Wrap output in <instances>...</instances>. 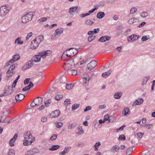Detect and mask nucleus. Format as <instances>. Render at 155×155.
Here are the masks:
<instances>
[{
	"mask_svg": "<svg viewBox=\"0 0 155 155\" xmlns=\"http://www.w3.org/2000/svg\"><path fill=\"white\" fill-rule=\"evenodd\" d=\"M60 113V111L59 110H56L53 111L50 114V117L52 118L57 117L59 116Z\"/></svg>",
	"mask_w": 155,
	"mask_h": 155,
	"instance_id": "14",
	"label": "nucleus"
},
{
	"mask_svg": "<svg viewBox=\"0 0 155 155\" xmlns=\"http://www.w3.org/2000/svg\"><path fill=\"white\" fill-rule=\"evenodd\" d=\"M59 148V146L58 145H54L51 148H49V150L51 151H54L56 150Z\"/></svg>",
	"mask_w": 155,
	"mask_h": 155,
	"instance_id": "30",
	"label": "nucleus"
},
{
	"mask_svg": "<svg viewBox=\"0 0 155 155\" xmlns=\"http://www.w3.org/2000/svg\"><path fill=\"white\" fill-rule=\"evenodd\" d=\"M33 153H32V152L31 150H28L25 153V155H33Z\"/></svg>",
	"mask_w": 155,
	"mask_h": 155,
	"instance_id": "55",
	"label": "nucleus"
},
{
	"mask_svg": "<svg viewBox=\"0 0 155 155\" xmlns=\"http://www.w3.org/2000/svg\"><path fill=\"white\" fill-rule=\"evenodd\" d=\"M110 38V37L104 36L101 37L99 40V41L101 42H104L107 40H109Z\"/></svg>",
	"mask_w": 155,
	"mask_h": 155,
	"instance_id": "21",
	"label": "nucleus"
},
{
	"mask_svg": "<svg viewBox=\"0 0 155 155\" xmlns=\"http://www.w3.org/2000/svg\"><path fill=\"white\" fill-rule=\"evenodd\" d=\"M30 78H27L25 80L24 82L25 84H27L29 82Z\"/></svg>",
	"mask_w": 155,
	"mask_h": 155,
	"instance_id": "59",
	"label": "nucleus"
},
{
	"mask_svg": "<svg viewBox=\"0 0 155 155\" xmlns=\"http://www.w3.org/2000/svg\"><path fill=\"white\" fill-rule=\"evenodd\" d=\"M8 11V7L5 5L2 6L0 7V13L2 15H5Z\"/></svg>",
	"mask_w": 155,
	"mask_h": 155,
	"instance_id": "8",
	"label": "nucleus"
},
{
	"mask_svg": "<svg viewBox=\"0 0 155 155\" xmlns=\"http://www.w3.org/2000/svg\"><path fill=\"white\" fill-rule=\"evenodd\" d=\"M43 102L42 98L41 97H38L35 98L31 103V107L39 106L42 104Z\"/></svg>",
	"mask_w": 155,
	"mask_h": 155,
	"instance_id": "5",
	"label": "nucleus"
},
{
	"mask_svg": "<svg viewBox=\"0 0 155 155\" xmlns=\"http://www.w3.org/2000/svg\"><path fill=\"white\" fill-rule=\"evenodd\" d=\"M130 113L129 109L128 107H125L122 111V114L123 116H127Z\"/></svg>",
	"mask_w": 155,
	"mask_h": 155,
	"instance_id": "20",
	"label": "nucleus"
},
{
	"mask_svg": "<svg viewBox=\"0 0 155 155\" xmlns=\"http://www.w3.org/2000/svg\"><path fill=\"white\" fill-rule=\"evenodd\" d=\"M63 29L61 28H58L55 31V33L57 35H60L63 33Z\"/></svg>",
	"mask_w": 155,
	"mask_h": 155,
	"instance_id": "28",
	"label": "nucleus"
},
{
	"mask_svg": "<svg viewBox=\"0 0 155 155\" xmlns=\"http://www.w3.org/2000/svg\"><path fill=\"white\" fill-rule=\"evenodd\" d=\"M24 139L25 140L32 139L33 136L30 132H27L25 133L24 136Z\"/></svg>",
	"mask_w": 155,
	"mask_h": 155,
	"instance_id": "15",
	"label": "nucleus"
},
{
	"mask_svg": "<svg viewBox=\"0 0 155 155\" xmlns=\"http://www.w3.org/2000/svg\"><path fill=\"white\" fill-rule=\"evenodd\" d=\"M148 15V14L147 12H143L141 13L140 16L143 18H145L147 17Z\"/></svg>",
	"mask_w": 155,
	"mask_h": 155,
	"instance_id": "46",
	"label": "nucleus"
},
{
	"mask_svg": "<svg viewBox=\"0 0 155 155\" xmlns=\"http://www.w3.org/2000/svg\"><path fill=\"white\" fill-rule=\"evenodd\" d=\"M15 43H17L18 44H21L23 43V41L21 40V38H17L15 41Z\"/></svg>",
	"mask_w": 155,
	"mask_h": 155,
	"instance_id": "34",
	"label": "nucleus"
},
{
	"mask_svg": "<svg viewBox=\"0 0 155 155\" xmlns=\"http://www.w3.org/2000/svg\"><path fill=\"white\" fill-rule=\"evenodd\" d=\"M109 75L108 74V72H105L102 73V76L103 77H105L106 76H108Z\"/></svg>",
	"mask_w": 155,
	"mask_h": 155,
	"instance_id": "61",
	"label": "nucleus"
},
{
	"mask_svg": "<svg viewBox=\"0 0 155 155\" xmlns=\"http://www.w3.org/2000/svg\"><path fill=\"white\" fill-rule=\"evenodd\" d=\"M144 134L142 133L141 132H140L139 133H137V134L138 137H139L140 138H141L143 137Z\"/></svg>",
	"mask_w": 155,
	"mask_h": 155,
	"instance_id": "56",
	"label": "nucleus"
},
{
	"mask_svg": "<svg viewBox=\"0 0 155 155\" xmlns=\"http://www.w3.org/2000/svg\"><path fill=\"white\" fill-rule=\"evenodd\" d=\"M144 126L147 128L148 130H149L152 128L153 125L151 124H148L144 125Z\"/></svg>",
	"mask_w": 155,
	"mask_h": 155,
	"instance_id": "45",
	"label": "nucleus"
},
{
	"mask_svg": "<svg viewBox=\"0 0 155 155\" xmlns=\"http://www.w3.org/2000/svg\"><path fill=\"white\" fill-rule=\"evenodd\" d=\"M76 125V123H73L71 124H69L68 127V128L69 129H72V128H74L75 127Z\"/></svg>",
	"mask_w": 155,
	"mask_h": 155,
	"instance_id": "32",
	"label": "nucleus"
},
{
	"mask_svg": "<svg viewBox=\"0 0 155 155\" xmlns=\"http://www.w3.org/2000/svg\"><path fill=\"white\" fill-rule=\"evenodd\" d=\"M101 145V143L100 142H98L96 143L94 145V147H95V149H94L95 150L97 151L98 150V149L99 146H100Z\"/></svg>",
	"mask_w": 155,
	"mask_h": 155,
	"instance_id": "39",
	"label": "nucleus"
},
{
	"mask_svg": "<svg viewBox=\"0 0 155 155\" xmlns=\"http://www.w3.org/2000/svg\"><path fill=\"white\" fill-rule=\"evenodd\" d=\"M64 103L66 106H69V104H71V101L69 99H67Z\"/></svg>",
	"mask_w": 155,
	"mask_h": 155,
	"instance_id": "44",
	"label": "nucleus"
},
{
	"mask_svg": "<svg viewBox=\"0 0 155 155\" xmlns=\"http://www.w3.org/2000/svg\"><path fill=\"white\" fill-rule=\"evenodd\" d=\"M68 73L71 75H76L77 74V71L76 70L73 69L72 68L69 71Z\"/></svg>",
	"mask_w": 155,
	"mask_h": 155,
	"instance_id": "25",
	"label": "nucleus"
},
{
	"mask_svg": "<svg viewBox=\"0 0 155 155\" xmlns=\"http://www.w3.org/2000/svg\"><path fill=\"white\" fill-rule=\"evenodd\" d=\"M150 36L149 35L144 36L142 37L141 40L143 41H145L150 38Z\"/></svg>",
	"mask_w": 155,
	"mask_h": 155,
	"instance_id": "35",
	"label": "nucleus"
},
{
	"mask_svg": "<svg viewBox=\"0 0 155 155\" xmlns=\"http://www.w3.org/2000/svg\"><path fill=\"white\" fill-rule=\"evenodd\" d=\"M25 96L22 94H20L16 95L15 97L16 102H19L22 101L25 98Z\"/></svg>",
	"mask_w": 155,
	"mask_h": 155,
	"instance_id": "13",
	"label": "nucleus"
},
{
	"mask_svg": "<svg viewBox=\"0 0 155 155\" xmlns=\"http://www.w3.org/2000/svg\"><path fill=\"white\" fill-rule=\"evenodd\" d=\"M57 134H54L50 138V140H54L56 139L57 137Z\"/></svg>",
	"mask_w": 155,
	"mask_h": 155,
	"instance_id": "47",
	"label": "nucleus"
},
{
	"mask_svg": "<svg viewBox=\"0 0 155 155\" xmlns=\"http://www.w3.org/2000/svg\"><path fill=\"white\" fill-rule=\"evenodd\" d=\"M133 150L132 148H129L127 149L126 151V154L128 155H130L132 153Z\"/></svg>",
	"mask_w": 155,
	"mask_h": 155,
	"instance_id": "42",
	"label": "nucleus"
},
{
	"mask_svg": "<svg viewBox=\"0 0 155 155\" xmlns=\"http://www.w3.org/2000/svg\"><path fill=\"white\" fill-rule=\"evenodd\" d=\"M147 78H145L144 79H143V82H142V84L143 85H144L147 82Z\"/></svg>",
	"mask_w": 155,
	"mask_h": 155,
	"instance_id": "58",
	"label": "nucleus"
},
{
	"mask_svg": "<svg viewBox=\"0 0 155 155\" xmlns=\"http://www.w3.org/2000/svg\"><path fill=\"white\" fill-rule=\"evenodd\" d=\"M109 117L108 114H105L104 117V121L105 122V121L108 120H109Z\"/></svg>",
	"mask_w": 155,
	"mask_h": 155,
	"instance_id": "52",
	"label": "nucleus"
},
{
	"mask_svg": "<svg viewBox=\"0 0 155 155\" xmlns=\"http://www.w3.org/2000/svg\"><path fill=\"white\" fill-rule=\"evenodd\" d=\"M15 151L14 150H11L8 152V155H15Z\"/></svg>",
	"mask_w": 155,
	"mask_h": 155,
	"instance_id": "53",
	"label": "nucleus"
},
{
	"mask_svg": "<svg viewBox=\"0 0 155 155\" xmlns=\"http://www.w3.org/2000/svg\"><path fill=\"white\" fill-rule=\"evenodd\" d=\"M138 20L137 18H133L130 19L128 21V23L130 24H132L136 22Z\"/></svg>",
	"mask_w": 155,
	"mask_h": 155,
	"instance_id": "31",
	"label": "nucleus"
},
{
	"mask_svg": "<svg viewBox=\"0 0 155 155\" xmlns=\"http://www.w3.org/2000/svg\"><path fill=\"white\" fill-rule=\"evenodd\" d=\"M105 15L104 12H101L98 13L97 14V17L99 19L102 18Z\"/></svg>",
	"mask_w": 155,
	"mask_h": 155,
	"instance_id": "29",
	"label": "nucleus"
},
{
	"mask_svg": "<svg viewBox=\"0 0 155 155\" xmlns=\"http://www.w3.org/2000/svg\"><path fill=\"white\" fill-rule=\"evenodd\" d=\"M52 51L50 50H47L40 53V55L43 58H45L46 56L51 55Z\"/></svg>",
	"mask_w": 155,
	"mask_h": 155,
	"instance_id": "9",
	"label": "nucleus"
},
{
	"mask_svg": "<svg viewBox=\"0 0 155 155\" xmlns=\"http://www.w3.org/2000/svg\"><path fill=\"white\" fill-rule=\"evenodd\" d=\"M31 150L32 153H33L34 154L35 153H38V150L37 148H33Z\"/></svg>",
	"mask_w": 155,
	"mask_h": 155,
	"instance_id": "49",
	"label": "nucleus"
},
{
	"mask_svg": "<svg viewBox=\"0 0 155 155\" xmlns=\"http://www.w3.org/2000/svg\"><path fill=\"white\" fill-rule=\"evenodd\" d=\"M91 109V107H86V108L84 109V111L86 112L88 110H90Z\"/></svg>",
	"mask_w": 155,
	"mask_h": 155,
	"instance_id": "64",
	"label": "nucleus"
},
{
	"mask_svg": "<svg viewBox=\"0 0 155 155\" xmlns=\"http://www.w3.org/2000/svg\"><path fill=\"white\" fill-rule=\"evenodd\" d=\"M78 53V51L75 48H71L67 50L62 54V56L66 55L67 57L72 58Z\"/></svg>",
	"mask_w": 155,
	"mask_h": 155,
	"instance_id": "1",
	"label": "nucleus"
},
{
	"mask_svg": "<svg viewBox=\"0 0 155 155\" xmlns=\"http://www.w3.org/2000/svg\"><path fill=\"white\" fill-rule=\"evenodd\" d=\"M97 65V62L96 61H93L89 63L87 65V68L89 71L93 69Z\"/></svg>",
	"mask_w": 155,
	"mask_h": 155,
	"instance_id": "7",
	"label": "nucleus"
},
{
	"mask_svg": "<svg viewBox=\"0 0 155 155\" xmlns=\"http://www.w3.org/2000/svg\"><path fill=\"white\" fill-rule=\"evenodd\" d=\"M41 36H40L36 37L32 41L30 45V48L33 49H36L38 47L42 41L41 38Z\"/></svg>",
	"mask_w": 155,
	"mask_h": 155,
	"instance_id": "2",
	"label": "nucleus"
},
{
	"mask_svg": "<svg viewBox=\"0 0 155 155\" xmlns=\"http://www.w3.org/2000/svg\"><path fill=\"white\" fill-rule=\"evenodd\" d=\"M18 135L17 134H15L13 137L9 141V144L11 147H13L14 146V143L16 139L17 138Z\"/></svg>",
	"mask_w": 155,
	"mask_h": 155,
	"instance_id": "16",
	"label": "nucleus"
},
{
	"mask_svg": "<svg viewBox=\"0 0 155 155\" xmlns=\"http://www.w3.org/2000/svg\"><path fill=\"white\" fill-rule=\"evenodd\" d=\"M42 58L41 55H40V53H39L37 55H35L33 58V59L32 61L33 62H39L41 60V58Z\"/></svg>",
	"mask_w": 155,
	"mask_h": 155,
	"instance_id": "18",
	"label": "nucleus"
},
{
	"mask_svg": "<svg viewBox=\"0 0 155 155\" xmlns=\"http://www.w3.org/2000/svg\"><path fill=\"white\" fill-rule=\"evenodd\" d=\"M33 64V61H28L26 64L22 68L23 70H26L31 67Z\"/></svg>",
	"mask_w": 155,
	"mask_h": 155,
	"instance_id": "10",
	"label": "nucleus"
},
{
	"mask_svg": "<svg viewBox=\"0 0 155 155\" xmlns=\"http://www.w3.org/2000/svg\"><path fill=\"white\" fill-rule=\"evenodd\" d=\"M62 95L57 94L55 97V99L57 101H59L62 98Z\"/></svg>",
	"mask_w": 155,
	"mask_h": 155,
	"instance_id": "41",
	"label": "nucleus"
},
{
	"mask_svg": "<svg viewBox=\"0 0 155 155\" xmlns=\"http://www.w3.org/2000/svg\"><path fill=\"white\" fill-rule=\"evenodd\" d=\"M143 99H138L137 100H136L134 102L133 105L134 106L140 105L142 103H143Z\"/></svg>",
	"mask_w": 155,
	"mask_h": 155,
	"instance_id": "22",
	"label": "nucleus"
},
{
	"mask_svg": "<svg viewBox=\"0 0 155 155\" xmlns=\"http://www.w3.org/2000/svg\"><path fill=\"white\" fill-rule=\"evenodd\" d=\"M137 11V9L136 8H132L130 10V13L131 14H133Z\"/></svg>",
	"mask_w": 155,
	"mask_h": 155,
	"instance_id": "48",
	"label": "nucleus"
},
{
	"mask_svg": "<svg viewBox=\"0 0 155 155\" xmlns=\"http://www.w3.org/2000/svg\"><path fill=\"white\" fill-rule=\"evenodd\" d=\"M74 86L73 84H67L66 86V89L70 90Z\"/></svg>",
	"mask_w": 155,
	"mask_h": 155,
	"instance_id": "43",
	"label": "nucleus"
},
{
	"mask_svg": "<svg viewBox=\"0 0 155 155\" xmlns=\"http://www.w3.org/2000/svg\"><path fill=\"white\" fill-rule=\"evenodd\" d=\"M100 30V29L99 28H97V29H94L93 31V32L94 33V34L97 33H98Z\"/></svg>",
	"mask_w": 155,
	"mask_h": 155,
	"instance_id": "60",
	"label": "nucleus"
},
{
	"mask_svg": "<svg viewBox=\"0 0 155 155\" xmlns=\"http://www.w3.org/2000/svg\"><path fill=\"white\" fill-rule=\"evenodd\" d=\"M35 15V12H30L27 13L21 18L22 22L26 23L31 21Z\"/></svg>",
	"mask_w": 155,
	"mask_h": 155,
	"instance_id": "3",
	"label": "nucleus"
},
{
	"mask_svg": "<svg viewBox=\"0 0 155 155\" xmlns=\"http://www.w3.org/2000/svg\"><path fill=\"white\" fill-rule=\"evenodd\" d=\"M20 58L19 54H16L13 56V59H11L9 61V63H13L15 61H17L19 60Z\"/></svg>",
	"mask_w": 155,
	"mask_h": 155,
	"instance_id": "17",
	"label": "nucleus"
},
{
	"mask_svg": "<svg viewBox=\"0 0 155 155\" xmlns=\"http://www.w3.org/2000/svg\"><path fill=\"white\" fill-rule=\"evenodd\" d=\"M71 148V146L66 147L63 151L59 153V154L60 155H64L69 151Z\"/></svg>",
	"mask_w": 155,
	"mask_h": 155,
	"instance_id": "19",
	"label": "nucleus"
},
{
	"mask_svg": "<svg viewBox=\"0 0 155 155\" xmlns=\"http://www.w3.org/2000/svg\"><path fill=\"white\" fill-rule=\"evenodd\" d=\"M51 99H48L44 103L45 105H42L41 107H48L50 104L51 103Z\"/></svg>",
	"mask_w": 155,
	"mask_h": 155,
	"instance_id": "26",
	"label": "nucleus"
},
{
	"mask_svg": "<svg viewBox=\"0 0 155 155\" xmlns=\"http://www.w3.org/2000/svg\"><path fill=\"white\" fill-rule=\"evenodd\" d=\"M78 130L79 131L77 133L78 134L80 135L83 133L84 131L81 127L80 126L78 128Z\"/></svg>",
	"mask_w": 155,
	"mask_h": 155,
	"instance_id": "40",
	"label": "nucleus"
},
{
	"mask_svg": "<svg viewBox=\"0 0 155 155\" xmlns=\"http://www.w3.org/2000/svg\"><path fill=\"white\" fill-rule=\"evenodd\" d=\"M139 38L138 35H132L128 37V41L129 42H133L137 40Z\"/></svg>",
	"mask_w": 155,
	"mask_h": 155,
	"instance_id": "11",
	"label": "nucleus"
},
{
	"mask_svg": "<svg viewBox=\"0 0 155 155\" xmlns=\"http://www.w3.org/2000/svg\"><path fill=\"white\" fill-rule=\"evenodd\" d=\"M95 38V36L93 35L89 36L88 38V41L90 42L91 41Z\"/></svg>",
	"mask_w": 155,
	"mask_h": 155,
	"instance_id": "50",
	"label": "nucleus"
},
{
	"mask_svg": "<svg viewBox=\"0 0 155 155\" xmlns=\"http://www.w3.org/2000/svg\"><path fill=\"white\" fill-rule=\"evenodd\" d=\"M94 23V22L90 19H87L85 22V24L88 25H91Z\"/></svg>",
	"mask_w": 155,
	"mask_h": 155,
	"instance_id": "37",
	"label": "nucleus"
},
{
	"mask_svg": "<svg viewBox=\"0 0 155 155\" xmlns=\"http://www.w3.org/2000/svg\"><path fill=\"white\" fill-rule=\"evenodd\" d=\"M82 77L85 80V83L89 81L90 78L89 76L87 74H84L82 75Z\"/></svg>",
	"mask_w": 155,
	"mask_h": 155,
	"instance_id": "27",
	"label": "nucleus"
},
{
	"mask_svg": "<svg viewBox=\"0 0 155 155\" xmlns=\"http://www.w3.org/2000/svg\"><path fill=\"white\" fill-rule=\"evenodd\" d=\"M78 8V6L73 7L70 8L69 10V12L71 14L74 11H75L76 9Z\"/></svg>",
	"mask_w": 155,
	"mask_h": 155,
	"instance_id": "33",
	"label": "nucleus"
},
{
	"mask_svg": "<svg viewBox=\"0 0 155 155\" xmlns=\"http://www.w3.org/2000/svg\"><path fill=\"white\" fill-rule=\"evenodd\" d=\"M33 86V84L31 82H30L28 85L27 86L23 88L22 91H27L30 89Z\"/></svg>",
	"mask_w": 155,
	"mask_h": 155,
	"instance_id": "24",
	"label": "nucleus"
},
{
	"mask_svg": "<svg viewBox=\"0 0 155 155\" xmlns=\"http://www.w3.org/2000/svg\"><path fill=\"white\" fill-rule=\"evenodd\" d=\"M35 138L33 137L32 139L31 140H25L23 141V145L24 146H28L30 145L35 140Z\"/></svg>",
	"mask_w": 155,
	"mask_h": 155,
	"instance_id": "12",
	"label": "nucleus"
},
{
	"mask_svg": "<svg viewBox=\"0 0 155 155\" xmlns=\"http://www.w3.org/2000/svg\"><path fill=\"white\" fill-rule=\"evenodd\" d=\"M74 66L73 61L72 60H71L67 61L64 63L63 66V67L68 72V71L71 69Z\"/></svg>",
	"mask_w": 155,
	"mask_h": 155,
	"instance_id": "4",
	"label": "nucleus"
},
{
	"mask_svg": "<svg viewBox=\"0 0 155 155\" xmlns=\"http://www.w3.org/2000/svg\"><path fill=\"white\" fill-rule=\"evenodd\" d=\"M41 120L42 122H45L47 121V118L44 117L41 118Z\"/></svg>",
	"mask_w": 155,
	"mask_h": 155,
	"instance_id": "62",
	"label": "nucleus"
},
{
	"mask_svg": "<svg viewBox=\"0 0 155 155\" xmlns=\"http://www.w3.org/2000/svg\"><path fill=\"white\" fill-rule=\"evenodd\" d=\"M125 136L123 134L119 136L118 139L119 140H125Z\"/></svg>",
	"mask_w": 155,
	"mask_h": 155,
	"instance_id": "54",
	"label": "nucleus"
},
{
	"mask_svg": "<svg viewBox=\"0 0 155 155\" xmlns=\"http://www.w3.org/2000/svg\"><path fill=\"white\" fill-rule=\"evenodd\" d=\"M121 95L122 94L121 93L117 92L114 95V97L116 99H118L120 98Z\"/></svg>",
	"mask_w": 155,
	"mask_h": 155,
	"instance_id": "36",
	"label": "nucleus"
},
{
	"mask_svg": "<svg viewBox=\"0 0 155 155\" xmlns=\"http://www.w3.org/2000/svg\"><path fill=\"white\" fill-rule=\"evenodd\" d=\"M47 19V17L41 18L38 21V23H41L42 22L46 21Z\"/></svg>",
	"mask_w": 155,
	"mask_h": 155,
	"instance_id": "38",
	"label": "nucleus"
},
{
	"mask_svg": "<svg viewBox=\"0 0 155 155\" xmlns=\"http://www.w3.org/2000/svg\"><path fill=\"white\" fill-rule=\"evenodd\" d=\"M32 32L29 33L27 35L26 38V40H28L32 35Z\"/></svg>",
	"mask_w": 155,
	"mask_h": 155,
	"instance_id": "57",
	"label": "nucleus"
},
{
	"mask_svg": "<svg viewBox=\"0 0 155 155\" xmlns=\"http://www.w3.org/2000/svg\"><path fill=\"white\" fill-rule=\"evenodd\" d=\"M63 126V123L61 122H58L57 123L56 125V126L57 128H60Z\"/></svg>",
	"mask_w": 155,
	"mask_h": 155,
	"instance_id": "51",
	"label": "nucleus"
},
{
	"mask_svg": "<svg viewBox=\"0 0 155 155\" xmlns=\"http://www.w3.org/2000/svg\"><path fill=\"white\" fill-rule=\"evenodd\" d=\"M120 149V147H119V146L117 145L111 147V151L112 152H113V150H114V153L118 152Z\"/></svg>",
	"mask_w": 155,
	"mask_h": 155,
	"instance_id": "23",
	"label": "nucleus"
},
{
	"mask_svg": "<svg viewBox=\"0 0 155 155\" xmlns=\"http://www.w3.org/2000/svg\"><path fill=\"white\" fill-rule=\"evenodd\" d=\"M89 15V14L88 13H87L84 14H81L80 15L81 17H84L86 16H88Z\"/></svg>",
	"mask_w": 155,
	"mask_h": 155,
	"instance_id": "63",
	"label": "nucleus"
},
{
	"mask_svg": "<svg viewBox=\"0 0 155 155\" xmlns=\"http://www.w3.org/2000/svg\"><path fill=\"white\" fill-rule=\"evenodd\" d=\"M15 68V65L14 64L11 66L9 67L6 74L7 77L8 78V79L11 78L12 75L15 73V71H14Z\"/></svg>",
	"mask_w": 155,
	"mask_h": 155,
	"instance_id": "6",
	"label": "nucleus"
}]
</instances>
